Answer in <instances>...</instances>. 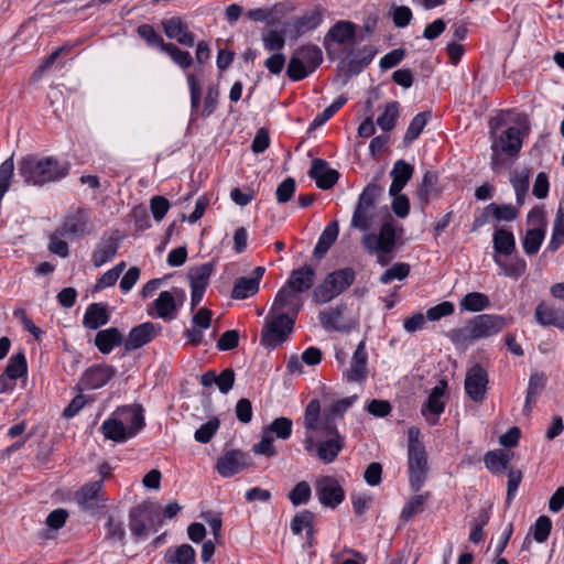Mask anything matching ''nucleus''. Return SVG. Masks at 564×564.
I'll use <instances>...</instances> for the list:
<instances>
[{
  "instance_id": "obj_56",
  "label": "nucleus",
  "mask_w": 564,
  "mask_h": 564,
  "mask_svg": "<svg viewBox=\"0 0 564 564\" xmlns=\"http://www.w3.org/2000/svg\"><path fill=\"white\" fill-rule=\"evenodd\" d=\"M106 538L119 542L121 545L126 544V530L121 520L115 517H108L106 522Z\"/></svg>"
},
{
  "instance_id": "obj_23",
  "label": "nucleus",
  "mask_w": 564,
  "mask_h": 564,
  "mask_svg": "<svg viewBox=\"0 0 564 564\" xmlns=\"http://www.w3.org/2000/svg\"><path fill=\"white\" fill-rule=\"evenodd\" d=\"M316 279V270L312 265H303L292 270L285 285L299 294L312 289Z\"/></svg>"
},
{
  "instance_id": "obj_61",
  "label": "nucleus",
  "mask_w": 564,
  "mask_h": 564,
  "mask_svg": "<svg viewBox=\"0 0 564 564\" xmlns=\"http://www.w3.org/2000/svg\"><path fill=\"white\" fill-rule=\"evenodd\" d=\"M166 53L172 61L182 68H187L192 64V56L187 51H182L173 43H167L164 45V50L162 51Z\"/></svg>"
},
{
  "instance_id": "obj_3",
  "label": "nucleus",
  "mask_w": 564,
  "mask_h": 564,
  "mask_svg": "<svg viewBox=\"0 0 564 564\" xmlns=\"http://www.w3.org/2000/svg\"><path fill=\"white\" fill-rule=\"evenodd\" d=\"M408 465L411 489L419 491L427 475V455L424 444L420 441V430L414 426L409 430Z\"/></svg>"
},
{
  "instance_id": "obj_58",
  "label": "nucleus",
  "mask_w": 564,
  "mask_h": 564,
  "mask_svg": "<svg viewBox=\"0 0 564 564\" xmlns=\"http://www.w3.org/2000/svg\"><path fill=\"white\" fill-rule=\"evenodd\" d=\"M447 337L456 346L468 345L474 340H477L469 321L466 326L459 328H453L447 333Z\"/></svg>"
},
{
  "instance_id": "obj_24",
  "label": "nucleus",
  "mask_w": 564,
  "mask_h": 564,
  "mask_svg": "<svg viewBox=\"0 0 564 564\" xmlns=\"http://www.w3.org/2000/svg\"><path fill=\"white\" fill-rule=\"evenodd\" d=\"M447 383L445 381H441L438 386L432 389L426 402L422 405L421 412L427 420H430L429 415L434 416L431 421L432 424L436 423L437 416L444 411V395Z\"/></svg>"
},
{
  "instance_id": "obj_22",
  "label": "nucleus",
  "mask_w": 564,
  "mask_h": 564,
  "mask_svg": "<svg viewBox=\"0 0 564 564\" xmlns=\"http://www.w3.org/2000/svg\"><path fill=\"white\" fill-rule=\"evenodd\" d=\"M159 329L160 327L151 322L133 327L124 343L126 350H134L150 343L156 336Z\"/></svg>"
},
{
  "instance_id": "obj_32",
  "label": "nucleus",
  "mask_w": 564,
  "mask_h": 564,
  "mask_svg": "<svg viewBox=\"0 0 564 564\" xmlns=\"http://www.w3.org/2000/svg\"><path fill=\"white\" fill-rule=\"evenodd\" d=\"M501 151L510 156L519 153L522 147V139L520 129L517 127L508 128L499 138L497 143Z\"/></svg>"
},
{
  "instance_id": "obj_1",
  "label": "nucleus",
  "mask_w": 564,
  "mask_h": 564,
  "mask_svg": "<svg viewBox=\"0 0 564 564\" xmlns=\"http://www.w3.org/2000/svg\"><path fill=\"white\" fill-rule=\"evenodd\" d=\"M18 170L25 184L43 186L66 177L69 173V163L62 162L54 156L28 155L19 161Z\"/></svg>"
},
{
  "instance_id": "obj_48",
  "label": "nucleus",
  "mask_w": 564,
  "mask_h": 564,
  "mask_svg": "<svg viewBox=\"0 0 564 564\" xmlns=\"http://www.w3.org/2000/svg\"><path fill=\"white\" fill-rule=\"evenodd\" d=\"M344 306L330 307L319 313V322L326 330H339Z\"/></svg>"
},
{
  "instance_id": "obj_21",
  "label": "nucleus",
  "mask_w": 564,
  "mask_h": 564,
  "mask_svg": "<svg viewBox=\"0 0 564 564\" xmlns=\"http://www.w3.org/2000/svg\"><path fill=\"white\" fill-rule=\"evenodd\" d=\"M308 174L321 189L332 188L339 178V173L336 170L329 169L327 162L322 159L313 161Z\"/></svg>"
},
{
  "instance_id": "obj_13",
  "label": "nucleus",
  "mask_w": 564,
  "mask_h": 564,
  "mask_svg": "<svg viewBox=\"0 0 564 564\" xmlns=\"http://www.w3.org/2000/svg\"><path fill=\"white\" fill-rule=\"evenodd\" d=\"M510 321V318L497 314H480L469 319V323L476 339H480L500 333L509 325Z\"/></svg>"
},
{
  "instance_id": "obj_41",
  "label": "nucleus",
  "mask_w": 564,
  "mask_h": 564,
  "mask_svg": "<svg viewBox=\"0 0 564 564\" xmlns=\"http://www.w3.org/2000/svg\"><path fill=\"white\" fill-rule=\"evenodd\" d=\"M214 270L215 265L213 262L203 263L200 265L192 268L188 272L191 288H199L206 290L209 278L213 274Z\"/></svg>"
},
{
  "instance_id": "obj_40",
  "label": "nucleus",
  "mask_w": 564,
  "mask_h": 564,
  "mask_svg": "<svg viewBox=\"0 0 564 564\" xmlns=\"http://www.w3.org/2000/svg\"><path fill=\"white\" fill-rule=\"evenodd\" d=\"M147 518L145 508L138 506L129 512V528L135 539L147 536Z\"/></svg>"
},
{
  "instance_id": "obj_28",
  "label": "nucleus",
  "mask_w": 564,
  "mask_h": 564,
  "mask_svg": "<svg viewBox=\"0 0 564 564\" xmlns=\"http://www.w3.org/2000/svg\"><path fill=\"white\" fill-rule=\"evenodd\" d=\"M438 175L433 171H426L421 185L417 187L415 195L417 196L422 208H424L431 199L440 194L437 188Z\"/></svg>"
},
{
  "instance_id": "obj_30",
  "label": "nucleus",
  "mask_w": 564,
  "mask_h": 564,
  "mask_svg": "<svg viewBox=\"0 0 564 564\" xmlns=\"http://www.w3.org/2000/svg\"><path fill=\"white\" fill-rule=\"evenodd\" d=\"M123 336L116 327L99 330L95 337V345L101 354H109L115 347L122 344Z\"/></svg>"
},
{
  "instance_id": "obj_59",
  "label": "nucleus",
  "mask_w": 564,
  "mask_h": 564,
  "mask_svg": "<svg viewBox=\"0 0 564 564\" xmlns=\"http://www.w3.org/2000/svg\"><path fill=\"white\" fill-rule=\"evenodd\" d=\"M347 101V98L344 96L338 97L335 101H333L323 112L318 113L311 123V129H316L322 127L326 121H328Z\"/></svg>"
},
{
  "instance_id": "obj_51",
  "label": "nucleus",
  "mask_w": 564,
  "mask_h": 564,
  "mask_svg": "<svg viewBox=\"0 0 564 564\" xmlns=\"http://www.w3.org/2000/svg\"><path fill=\"white\" fill-rule=\"evenodd\" d=\"M399 117V104L397 101H391L386 105L383 113L377 119V124L383 131H391L395 121Z\"/></svg>"
},
{
  "instance_id": "obj_31",
  "label": "nucleus",
  "mask_w": 564,
  "mask_h": 564,
  "mask_svg": "<svg viewBox=\"0 0 564 564\" xmlns=\"http://www.w3.org/2000/svg\"><path fill=\"white\" fill-rule=\"evenodd\" d=\"M109 322V313L102 303L90 304L84 315L83 325L88 329H98Z\"/></svg>"
},
{
  "instance_id": "obj_20",
  "label": "nucleus",
  "mask_w": 564,
  "mask_h": 564,
  "mask_svg": "<svg viewBox=\"0 0 564 564\" xmlns=\"http://www.w3.org/2000/svg\"><path fill=\"white\" fill-rule=\"evenodd\" d=\"M368 355L366 345L360 341L352 355L350 367L345 371L344 376L348 382H361L367 378L368 369Z\"/></svg>"
},
{
  "instance_id": "obj_54",
  "label": "nucleus",
  "mask_w": 564,
  "mask_h": 564,
  "mask_svg": "<svg viewBox=\"0 0 564 564\" xmlns=\"http://www.w3.org/2000/svg\"><path fill=\"white\" fill-rule=\"evenodd\" d=\"M292 421L288 417L281 416L272 421V423L264 429L267 433L273 434L281 440H288L292 434Z\"/></svg>"
},
{
  "instance_id": "obj_46",
  "label": "nucleus",
  "mask_w": 564,
  "mask_h": 564,
  "mask_svg": "<svg viewBox=\"0 0 564 564\" xmlns=\"http://www.w3.org/2000/svg\"><path fill=\"white\" fill-rule=\"evenodd\" d=\"M258 291L259 285L257 279L240 278L232 288L231 297L236 300H245L254 295Z\"/></svg>"
},
{
  "instance_id": "obj_29",
  "label": "nucleus",
  "mask_w": 564,
  "mask_h": 564,
  "mask_svg": "<svg viewBox=\"0 0 564 564\" xmlns=\"http://www.w3.org/2000/svg\"><path fill=\"white\" fill-rule=\"evenodd\" d=\"M102 487V479L86 484L76 494L77 502L85 509H93L100 500Z\"/></svg>"
},
{
  "instance_id": "obj_16",
  "label": "nucleus",
  "mask_w": 564,
  "mask_h": 564,
  "mask_svg": "<svg viewBox=\"0 0 564 564\" xmlns=\"http://www.w3.org/2000/svg\"><path fill=\"white\" fill-rule=\"evenodd\" d=\"M249 465V456L241 451L226 452L217 462L216 468L223 477H231Z\"/></svg>"
},
{
  "instance_id": "obj_17",
  "label": "nucleus",
  "mask_w": 564,
  "mask_h": 564,
  "mask_svg": "<svg viewBox=\"0 0 564 564\" xmlns=\"http://www.w3.org/2000/svg\"><path fill=\"white\" fill-rule=\"evenodd\" d=\"M118 422H122L123 427L130 432L133 437L143 429L144 416L142 408L139 405H126L118 408L113 413Z\"/></svg>"
},
{
  "instance_id": "obj_36",
  "label": "nucleus",
  "mask_w": 564,
  "mask_h": 564,
  "mask_svg": "<svg viewBox=\"0 0 564 564\" xmlns=\"http://www.w3.org/2000/svg\"><path fill=\"white\" fill-rule=\"evenodd\" d=\"M520 206H513L511 204L498 205L495 203L489 204L485 210L484 216H491L498 221H512L519 216Z\"/></svg>"
},
{
  "instance_id": "obj_15",
  "label": "nucleus",
  "mask_w": 564,
  "mask_h": 564,
  "mask_svg": "<svg viewBox=\"0 0 564 564\" xmlns=\"http://www.w3.org/2000/svg\"><path fill=\"white\" fill-rule=\"evenodd\" d=\"M89 232L88 214L82 208L67 215L62 226L57 229L59 236L70 239L79 238Z\"/></svg>"
},
{
  "instance_id": "obj_6",
  "label": "nucleus",
  "mask_w": 564,
  "mask_h": 564,
  "mask_svg": "<svg viewBox=\"0 0 564 564\" xmlns=\"http://www.w3.org/2000/svg\"><path fill=\"white\" fill-rule=\"evenodd\" d=\"M356 274L351 268H344L328 273L323 282L313 291V299L318 304H325L346 291L355 281Z\"/></svg>"
},
{
  "instance_id": "obj_60",
  "label": "nucleus",
  "mask_w": 564,
  "mask_h": 564,
  "mask_svg": "<svg viewBox=\"0 0 564 564\" xmlns=\"http://www.w3.org/2000/svg\"><path fill=\"white\" fill-rule=\"evenodd\" d=\"M312 495L311 486L307 481L297 482L294 488L289 492L288 497L292 505L300 506L310 501Z\"/></svg>"
},
{
  "instance_id": "obj_50",
  "label": "nucleus",
  "mask_w": 564,
  "mask_h": 564,
  "mask_svg": "<svg viewBox=\"0 0 564 564\" xmlns=\"http://www.w3.org/2000/svg\"><path fill=\"white\" fill-rule=\"evenodd\" d=\"M314 514L308 510H303L294 516L291 522V531L294 534H301L306 531L307 535H313Z\"/></svg>"
},
{
  "instance_id": "obj_55",
  "label": "nucleus",
  "mask_w": 564,
  "mask_h": 564,
  "mask_svg": "<svg viewBox=\"0 0 564 564\" xmlns=\"http://www.w3.org/2000/svg\"><path fill=\"white\" fill-rule=\"evenodd\" d=\"M551 530V519L547 516H540L531 527L530 534L532 533L533 540L538 543H544L549 539Z\"/></svg>"
},
{
  "instance_id": "obj_10",
  "label": "nucleus",
  "mask_w": 564,
  "mask_h": 564,
  "mask_svg": "<svg viewBox=\"0 0 564 564\" xmlns=\"http://www.w3.org/2000/svg\"><path fill=\"white\" fill-rule=\"evenodd\" d=\"M528 224L534 226L528 229L522 240V247L528 256L538 253L545 237V219L543 212L539 208L528 214Z\"/></svg>"
},
{
  "instance_id": "obj_52",
  "label": "nucleus",
  "mask_w": 564,
  "mask_h": 564,
  "mask_svg": "<svg viewBox=\"0 0 564 564\" xmlns=\"http://www.w3.org/2000/svg\"><path fill=\"white\" fill-rule=\"evenodd\" d=\"M28 364L23 352L13 355L4 369V372L15 380L26 375Z\"/></svg>"
},
{
  "instance_id": "obj_2",
  "label": "nucleus",
  "mask_w": 564,
  "mask_h": 564,
  "mask_svg": "<svg viewBox=\"0 0 564 564\" xmlns=\"http://www.w3.org/2000/svg\"><path fill=\"white\" fill-rule=\"evenodd\" d=\"M357 395H350L333 402L324 409L321 417V403L313 399L306 406L304 414V426L311 432L336 433V421L343 419L345 412L355 403Z\"/></svg>"
},
{
  "instance_id": "obj_18",
  "label": "nucleus",
  "mask_w": 564,
  "mask_h": 564,
  "mask_svg": "<svg viewBox=\"0 0 564 564\" xmlns=\"http://www.w3.org/2000/svg\"><path fill=\"white\" fill-rule=\"evenodd\" d=\"M162 28L165 35L171 40H176L180 44L185 46H193L195 35L189 31L186 22L180 17H173L162 21Z\"/></svg>"
},
{
  "instance_id": "obj_4",
  "label": "nucleus",
  "mask_w": 564,
  "mask_h": 564,
  "mask_svg": "<svg viewBox=\"0 0 564 564\" xmlns=\"http://www.w3.org/2000/svg\"><path fill=\"white\" fill-rule=\"evenodd\" d=\"M323 62L322 50L314 44H305L292 54L286 75L293 82H299L312 74Z\"/></svg>"
},
{
  "instance_id": "obj_62",
  "label": "nucleus",
  "mask_w": 564,
  "mask_h": 564,
  "mask_svg": "<svg viewBox=\"0 0 564 564\" xmlns=\"http://www.w3.org/2000/svg\"><path fill=\"white\" fill-rule=\"evenodd\" d=\"M410 272V265L408 263H395L383 272L380 276V282L388 284L393 280H402L408 276Z\"/></svg>"
},
{
  "instance_id": "obj_19",
  "label": "nucleus",
  "mask_w": 564,
  "mask_h": 564,
  "mask_svg": "<svg viewBox=\"0 0 564 564\" xmlns=\"http://www.w3.org/2000/svg\"><path fill=\"white\" fill-rule=\"evenodd\" d=\"M115 372V368L110 365H95L84 372L80 383L86 389H99L107 384Z\"/></svg>"
},
{
  "instance_id": "obj_43",
  "label": "nucleus",
  "mask_w": 564,
  "mask_h": 564,
  "mask_svg": "<svg viewBox=\"0 0 564 564\" xmlns=\"http://www.w3.org/2000/svg\"><path fill=\"white\" fill-rule=\"evenodd\" d=\"M494 248L496 252L506 256L511 254L516 249L514 236L503 228L497 229L494 234Z\"/></svg>"
},
{
  "instance_id": "obj_44",
  "label": "nucleus",
  "mask_w": 564,
  "mask_h": 564,
  "mask_svg": "<svg viewBox=\"0 0 564 564\" xmlns=\"http://www.w3.org/2000/svg\"><path fill=\"white\" fill-rule=\"evenodd\" d=\"M511 185L516 193L517 205L522 206L529 191L530 174L528 171L513 172L510 176Z\"/></svg>"
},
{
  "instance_id": "obj_5",
  "label": "nucleus",
  "mask_w": 564,
  "mask_h": 564,
  "mask_svg": "<svg viewBox=\"0 0 564 564\" xmlns=\"http://www.w3.org/2000/svg\"><path fill=\"white\" fill-rule=\"evenodd\" d=\"M395 221L390 218L381 225L378 234H366L361 243L369 253H377L378 262L381 265H387L391 259L389 254L395 248Z\"/></svg>"
},
{
  "instance_id": "obj_39",
  "label": "nucleus",
  "mask_w": 564,
  "mask_h": 564,
  "mask_svg": "<svg viewBox=\"0 0 564 564\" xmlns=\"http://www.w3.org/2000/svg\"><path fill=\"white\" fill-rule=\"evenodd\" d=\"M195 557V550L189 544H182L176 549H169L164 556L169 564H194Z\"/></svg>"
},
{
  "instance_id": "obj_26",
  "label": "nucleus",
  "mask_w": 564,
  "mask_h": 564,
  "mask_svg": "<svg viewBox=\"0 0 564 564\" xmlns=\"http://www.w3.org/2000/svg\"><path fill=\"white\" fill-rule=\"evenodd\" d=\"M413 173V165L409 164L404 160H398L390 172L392 183L389 188V194H399L404 188L406 183L411 180Z\"/></svg>"
},
{
  "instance_id": "obj_12",
  "label": "nucleus",
  "mask_w": 564,
  "mask_h": 564,
  "mask_svg": "<svg viewBox=\"0 0 564 564\" xmlns=\"http://www.w3.org/2000/svg\"><path fill=\"white\" fill-rule=\"evenodd\" d=\"M303 306L302 295L285 284L278 291L270 312L295 318Z\"/></svg>"
},
{
  "instance_id": "obj_25",
  "label": "nucleus",
  "mask_w": 564,
  "mask_h": 564,
  "mask_svg": "<svg viewBox=\"0 0 564 564\" xmlns=\"http://www.w3.org/2000/svg\"><path fill=\"white\" fill-rule=\"evenodd\" d=\"M534 318L542 326H554L564 330V312L544 302L536 305Z\"/></svg>"
},
{
  "instance_id": "obj_42",
  "label": "nucleus",
  "mask_w": 564,
  "mask_h": 564,
  "mask_svg": "<svg viewBox=\"0 0 564 564\" xmlns=\"http://www.w3.org/2000/svg\"><path fill=\"white\" fill-rule=\"evenodd\" d=\"M490 300L485 293H467L459 302L460 310L467 312H480L488 308Z\"/></svg>"
},
{
  "instance_id": "obj_11",
  "label": "nucleus",
  "mask_w": 564,
  "mask_h": 564,
  "mask_svg": "<svg viewBox=\"0 0 564 564\" xmlns=\"http://www.w3.org/2000/svg\"><path fill=\"white\" fill-rule=\"evenodd\" d=\"M319 502L327 508H337L345 499V491L339 481L332 476H323L315 482Z\"/></svg>"
},
{
  "instance_id": "obj_35",
  "label": "nucleus",
  "mask_w": 564,
  "mask_h": 564,
  "mask_svg": "<svg viewBox=\"0 0 564 564\" xmlns=\"http://www.w3.org/2000/svg\"><path fill=\"white\" fill-rule=\"evenodd\" d=\"M546 383V376L543 372L534 371L531 373L528 382L527 397L523 411L525 413L531 412V402H534L536 398L544 390Z\"/></svg>"
},
{
  "instance_id": "obj_63",
  "label": "nucleus",
  "mask_w": 564,
  "mask_h": 564,
  "mask_svg": "<svg viewBox=\"0 0 564 564\" xmlns=\"http://www.w3.org/2000/svg\"><path fill=\"white\" fill-rule=\"evenodd\" d=\"M219 425L220 422L218 419L214 417L209 420L208 422L204 423L203 425L199 426V429L196 430L194 434L195 440L203 444L208 443L217 432Z\"/></svg>"
},
{
  "instance_id": "obj_57",
  "label": "nucleus",
  "mask_w": 564,
  "mask_h": 564,
  "mask_svg": "<svg viewBox=\"0 0 564 564\" xmlns=\"http://www.w3.org/2000/svg\"><path fill=\"white\" fill-rule=\"evenodd\" d=\"M263 47L268 52H280L285 46V37L283 32L270 30L262 33Z\"/></svg>"
},
{
  "instance_id": "obj_37",
  "label": "nucleus",
  "mask_w": 564,
  "mask_h": 564,
  "mask_svg": "<svg viewBox=\"0 0 564 564\" xmlns=\"http://www.w3.org/2000/svg\"><path fill=\"white\" fill-rule=\"evenodd\" d=\"M156 310V316L163 319H172L176 311L174 294L170 291H163L152 303Z\"/></svg>"
},
{
  "instance_id": "obj_14",
  "label": "nucleus",
  "mask_w": 564,
  "mask_h": 564,
  "mask_svg": "<svg viewBox=\"0 0 564 564\" xmlns=\"http://www.w3.org/2000/svg\"><path fill=\"white\" fill-rule=\"evenodd\" d=\"M488 384V373L480 365H474L465 378V391L475 402H481L485 399Z\"/></svg>"
},
{
  "instance_id": "obj_38",
  "label": "nucleus",
  "mask_w": 564,
  "mask_h": 564,
  "mask_svg": "<svg viewBox=\"0 0 564 564\" xmlns=\"http://www.w3.org/2000/svg\"><path fill=\"white\" fill-rule=\"evenodd\" d=\"M356 26L349 21H338L327 32L325 40L332 39L338 44H346L355 36Z\"/></svg>"
},
{
  "instance_id": "obj_27",
  "label": "nucleus",
  "mask_w": 564,
  "mask_h": 564,
  "mask_svg": "<svg viewBox=\"0 0 564 564\" xmlns=\"http://www.w3.org/2000/svg\"><path fill=\"white\" fill-rule=\"evenodd\" d=\"M119 249L118 239L109 236L104 237L100 243L97 246L91 256V261L96 268L104 265L111 261Z\"/></svg>"
},
{
  "instance_id": "obj_45",
  "label": "nucleus",
  "mask_w": 564,
  "mask_h": 564,
  "mask_svg": "<svg viewBox=\"0 0 564 564\" xmlns=\"http://www.w3.org/2000/svg\"><path fill=\"white\" fill-rule=\"evenodd\" d=\"M430 118V112L417 113L410 122L406 132L403 137L404 147H409L414 140L419 138Z\"/></svg>"
},
{
  "instance_id": "obj_8",
  "label": "nucleus",
  "mask_w": 564,
  "mask_h": 564,
  "mask_svg": "<svg viewBox=\"0 0 564 564\" xmlns=\"http://www.w3.org/2000/svg\"><path fill=\"white\" fill-rule=\"evenodd\" d=\"M294 326L293 317L272 314L270 311L264 319L260 344L267 348H275L286 340Z\"/></svg>"
},
{
  "instance_id": "obj_53",
  "label": "nucleus",
  "mask_w": 564,
  "mask_h": 564,
  "mask_svg": "<svg viewBox=\"0 0 564 564\" xmlns=\"http://www.w3.org/2000/svg\"><path fill=\"white\" fill-rule=\"evenodd\" d=\"M564 243V212L558 209L553 224V232L547 249L556 251Z\"/></svg>"
},
{
  "instance_id": "obj_7",
  "label": "nucleus",
  "mask_w": 564,
  "mask_h": 564,
  "mask_svg": "<svg viewBox=\"0 0 564 564\" xmlns=\"http://www.w3.org/2000/svg\"><path fill=\"white\" fill-rule=\"evenodd\" d=\"M382 194V188L373 183L368 184L361 192L351 217V227L368 231L376 218V203Z\"/></svg>"
},
{
  "instance_id": "obj_49",
  "label": "nucleus",
  "mask_w": 564,
  "mask_h": 564,
  "mask_svg": "<svg viewBox=\"0 0 564 564\" xmlns=\"http://www.w3.org/2000/svg\"><path fill=\"white\" fill-rule=\"evenodd\" d=\"M323 21V10L318 7L305 12L295 22V26L302 31L307 32L315 30Z\"/></svg>"
},
{
  "instance_id": "obj_34",
  "label": "nucleus",
  "mask_w": 564,
  "mask_h": 564,
  "mask_svg": "<svg viewBox=\"0 0 564 564\" xmlns=\"http://www.w3.org/2000/svg\"><path fill=\"white\" fill-rule=\"evenodd\" d=\"M339 234L338 223L336 220L330 221L323 232L321 234L317 243L314 248V256L316 258H323L329 248L334 245Z\"/></svg>"
},
{
  "instance_id": "obj_33",
  "label": "nucleus",
  "mask_w": 564,
  "mask_h": 564,
  "mask_svg": "<svg viewBox=\"0 0 564 564\" xmlns=\"http://www.w3.org/2000/svg\"><path fill=\"white\" fill-rule=\"evenodd\" d=\"M100 430L105 438L117 443H122L133 437L130 435V432L123 427L122 422H118L112 414L102 422Z\"/></svg>"
},
{
  "instance_id": "obj_64",
  "label": "nucleus",
  "mask_w": 564,
  "mask_h": 564,
  "mask_svg": "<svg viewBox=\"0 0 564 564\" xmlns=\"http://www.w3.org/2000/svg\"><path fill=\"white\" fill-rule=\"evenodd\" d=\"M138 34L149 44L155 45L161 51L164 50V45L167 43L163 40L161 35L156 33L154 28L150 24H142L138 28Z\"/></svg>"
},
{
  "instance_id": "obj_47",
  "label": "nucleus",
  "mask_w": 564,
  "mask_h": 564,
  "mask_svg": "<svg viewBox=\"0 0 564 564\" xmlns=\"http://www.w3.org/2000/svg\"><path fill=\"white\" fill-rule=\"evenodd\" d=\"M430 498V492H424L412 497L403 507L400 519L403 522H408L415 514L420 513L424 509L425 501Z\"/></svg>"
},
{
  "instance_id": "obj_9",
  "label": "nucleus",
  "mask_w": 564,
  "mask_h": 564,
  "mask_svg": "<svg viewBox=\"0 0 564 564\" xmlns=\"http://www.w3.org/2000/svg\"><path fill=\"white\" fill-rule=\"evenodd\" d=\"M328 438L316 443L312 435H307L305 438V449L307 452H316V455L321 460L329 464L335 460L339 452L344 447V437L339 435L338 430L336 433L321 432Z\"/></svg>"
}]
</instances>
